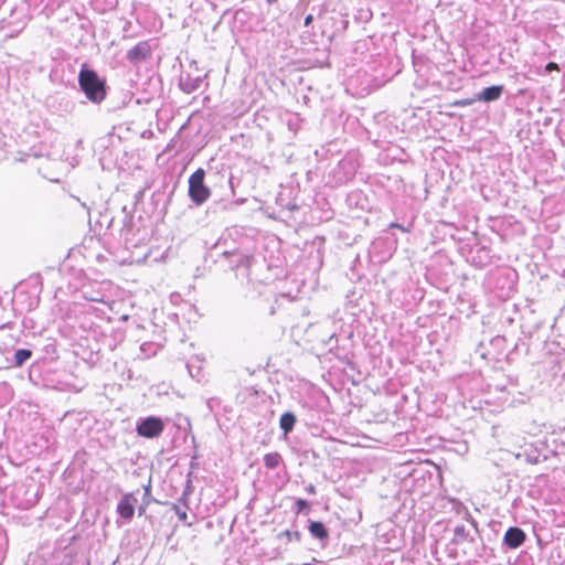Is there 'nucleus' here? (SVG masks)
Wrapping results in <instances>:
<instances>
[{"label":"nucleus","instance_id":"obj_1","mask_svg":"<svg viewBox=\"0 0 565 565\" xmlns=\"http://www.w3.org/2000/svg\"><path fill=\"white\" fill-rule=\"evenodd\" d=\"M78 84L86 98L92 103H102L106 97V84L94 70L83 67L78 74Z\"/></svg>","mask_w":565,"mask_h":565},{"label":"nucleus","instance_id":"obj_2","mask_svg":"<svg viewBox=\"0 0 565 565\" xmlns=\"http://www.w3.org/2000/svg\"><path fill=\"white\" fill-rule=\"evenodd\" d=\"M205 171L195 170L189 178V196L196 205L204 203L211 195L210 189L204 184Z\"/></svg>","mask_w":565,"mask_h":565},{"label":"nucleus","instance_id":"obj_3","mask_svg":"<svg viewBox=\"0 0 565 565\" xmlns=\"http://www.w3.org/2000/svg\"><path fill=\"white\" fill-rule=\"evenodd\" d=\"M164 424L159 417H147L137 426V433L145 438H154L161 435Z\"/></svg>","mask_w":565,"mask_h":565},{"label":"nucleus","instance_id":"obj_4","mask_svg":"<svg viewBox=\"0 0 565 565\" xmlns=\"http://www.w3.org/2000/svg\"><path fill=\"white\" fill-rule=\"evenodd\" d=\"M151 45L149 44L148 41H141V42H138L132 49H130L128 52H127V58L134 63V64H138L147 58L150 57L151 55Z\"/></svg>","mask_w":565,"mask_h":565},{"label":"nucleus","instance_id":"obj_5","mask_svg":"<svg viewBox=\"0 0 565 565\" xmlns=\"http://www.w3.org/2000/svg\"><path fill=\"white\" fill-rule=\"evenodd\" d=\"M137 502L134 493H125L118 504H117V513L120 518L125 520H131L135 514V504Z\"/></svg>","mask_w":565,"mask_h":565},{"label":"nucleus","instance_id":"obj_6","mask_svg":"<svg viewBox=\"0 0 565 565\" xmlns=\"http://www.w3.org/2000/svg\"><path fill=\"white\" fill-rule=\"evenodd\" d=\"M526 535L520 527H510L504 534L503 542L510 548H518L525 542Z\"/></svg>","mask_w":565,"mask_h":565},{"label":"nucleus","instance_id":"obj_7","mask_svg":"<svg viewBox=\"0 0 565 565\" xmlns=\"http://www.w3.org/2000/svg\"><path fill=\"white\" fill-rule=\"evenodd\" d=\"M502 92H503V86L502 85H493V86L484 88L478 95L477 99L481 100V102H486V103L493 102V100H497V99H499L501 97Z\"/></svg>","mask_w":565,"mask_h":565},{"label":"nucleus","instance_id":"obj_8","mask_svg":"<svg viewBox=\"0 0 565 565\" xmlns=\"http://www.w3.org/2000/svg\"><path fill=\"white\" fill-rule=\"evenodd\" d=\"M308 530L313 537L319 539L321 541L327 540L329 536L327 527L320 521L311 522L309 524Z\"/></svg>","mask_w":565,"mask_h":565},{"label":"nucleus","instance_id":"obj_9","mask_svg":"<svg viewBox=\"0 0 565 565\" xmlns=\"http://www.w3.org/2000/svg\"><path fill=\"white\" fill-rule=\"evenodd\" d=\"M296 423V417L291 413H285L281 415L279 424L280 428L285 431V434H288L292 430Z\"/></svg>","mask_w":565,"mask_h":565},{"label":"nucleus","instance_id":"obj_10","mask_svg":"<svg viewBox=\"0 0 565 565\" xmlns=\"http://www.w3.org/2000/svg\"><path fill=\"white\" fill-rule=\"evenodd\" d=\"M282 462L281 455L279 452H268L264 456V463L268 469H275Z\"/></svg>","mask_w":565,"mask_h":565},{"label":"nucleus","instance_id":"obj_11","mask_svg":"<svg viewBox=\"0 0 565 565\" xmlns=\"http://www.w3.org/2000/svg\"><path fill=\"white\" fill-rule=\"evenodd\" d=\"M32 355L31 350L28 349H19L14 354V364L20 367L23 363L29 360Z\"/></svg>","mask_w":565,"mask_h":565},{"label":"nucleus","instance_id":"obj_12","mask_svg":"<svg viewBox=\"0 0 565 565\" xmlns=\"http://www.w3.org/2000/svg\"><path fill=\"white\" fill-rule=\"evenodd\" d=\"M279 539H285L286 542H292V541H299L300 540V533L299 532H291L289 530H286L284 532H281L279 535H278Z\"/></svg>","mask_w":565,"mask_h":565},{"label":"nucleus","instance_id":"obj_13","mask_svg":"<svg viewBox=\"0 0 565 565\" xmlns=\"http://www.w3.org/2000/svg\"><path fill=\"white\" fill-rule=\"evenodd\" d=\"M296 513L299 514L301 513L303 510H309L310 509V504L308 501L303 500V499H298L296 501Z\"/></svg>","mask_w":565,"mask_h":565},{"label":"nucleus","instance_id":"obj_14","mask_svg":"<svg viewBox=\"0 0 565 565\" xmlns=\"http://www.w3.org/2000/svg\"><path fill=\"white\" fill-rule=\"evenodd\" d=\"M475 99H459L455 100L451 105L455 107H465L471 105Z\"/></svg>","mask_w":565,"mask_h":565},{"label":"nucleus","instance_id":"obj_15","mask_svg":"<svg viewBox=\"0 0 565 565\" xmlns=\"http://www.w3.org/2000/svg\"><path fill=\"white\" fill-rule=\"evenodd\" d=\"M545 71L546 72H553V71H559V66L557 63L555 62H550L545 65Z\"/></svg>","mask_w":565,"mask_h":565},{"label":"nucleus","instance_id":"obj_16","mask_svg":"<svg viewBox=\"0 0 565 565\" xmlns=\"http://www.w3.org/2000/svg\"><path fill=\"white\" fill-rule=\"evenodd\" d=\"M390 227H391V228H394V227H395V228H398V230H401L402 232H409V230H408V228L404 227L403 225H401V224H398V223H391V224H390Z\"/></svg>","mask_w":565,"mask_h":565},{"label":"nucleus","instance_id":"obj_17","mask_svg":"<svg viewBox=\"0 0 565 565\" xmlns=\"http://www.w3.org/2000/svg\"><path fill=\"white\" fill-rule=\"evenodd\" d=\"M175 511L180 520L184 521L186 519V512L180 511L178 507H175Z\"/></svg>","mask_w":565,"mask_h":565},{"label":"nucleus","instance_id":"obj_18","mask_svg":"<svg viewBox=\"0 0 565 565\" xmlns=\"http://www.w3.org/2000/svg\"><path fill=\"white\" fill-rule=\"evenodd\" d=\"M312 20H313L312 14H308V15L305 18V25H306V26H309V25L311 24Z\"/></svg>","mask_w":565,"mask_h":565},{"label":"nucleus","instance_id":"obj_19","mask_svg":"<svg viewBox=\"0 0 565 565\" xmlns=\"http://www.w3.org/2000/svg\"><path fill=\"white\" fill-rule=\"evenodd\" d=\"M306 491L309 493V494H315L316 493V487L313 484H309L307 488H306Z\"/></svg>","mask_w":565,"mask_h":565},{"label":"nucleus","instance_id":"obj_20","mask_svg":"<svg viewBox=\"0 0 565 565\" xmlns=\"http://www.w3.org/2000/svg\"><path fill=\"white\" fill-rule=\"evenodd\" d=\"M244 262L247 266H249L252 263V256H244Z\"/></svg>","mask_w":565,"mask_h":565},{"label":"nucleus","instance_id":"obj_21","mask_svg":"<svg viewBox=\"0 0 565 565\" xmlns=\"http://www.w3.org/2000/svg\"><path fill=\"white\" fill-rule=\"evenodd\" d=\"M145 512H146V508L145 507H140L139 508V515H142Z\"/></svg>","mask_w":565,"mask_h":565},{"label":"nucleus","instance_id":"obj_22","mask_svg":"<svg viewBox=\"0 0 565 565\" xmlns=\"http://www.w3.org/2000/svg\"><path fill=\"white\" fill-rule=\"evenodd\" d=\"M269 4L277 2V0H266Z\"/></svg>","mask_w":565,"mask_h":565}]
</instances>
